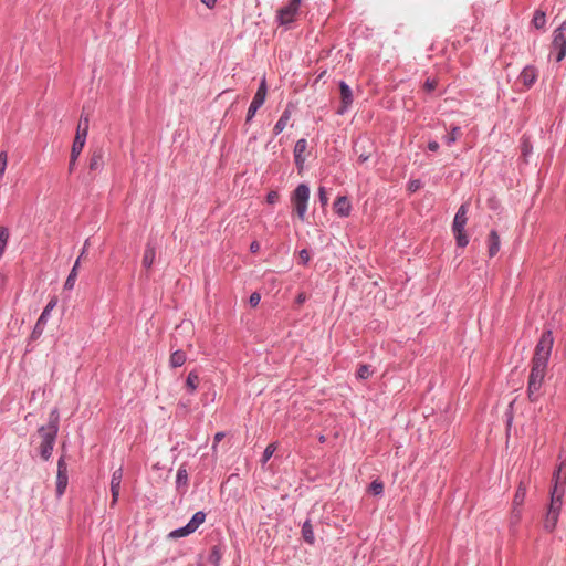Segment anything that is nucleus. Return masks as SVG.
I'll return each mask as SVG.
<instances>
[{
	"label": "nucleus",
	"mask_w": 566,
	"mask_h": 566,
	"mask_svg": "<svg viewBox=\"0 0 566 566\" xmlns=\"http://www.w3.org/2000/svg\"><path fill=\"white\" fill-rule=\"evenodd\" d=\"M60 427V413L57 408H53L49 416V421L45 426H41L38 432L42 439L40 444V455L44 461H48L53 452Z\"/></svg>",
	"instance_id": "obj_1"
},
{
	"label": "nucleus",
	"mask_w": 566,
	"mask_h": 566,
	"mask_svg": "<svg viewBox=\"0 0 566 566\" xmlns=\"http://www.w3.org/2000/svg\"><path fill=\"white\" fill-rule=\"evenodd\" d=\"M564 495L565 492L558 491L556 488L554 490H549V503L543 522V527L548 533H552L556 528L563 506Z\"/></svg>",
	"instance_id": "obj_2"
},
{
	"label": "nucleus",
	"mask_w": 566,
	"mask_h": 566,
	"mask_svg": "<svg viewBox=\"0 0 566 566\" xmlns=\"http://www.w3.org/2000/svg\"><path fill=\"white\" fill-rule=\"evenodd\" d=\"M554 338L551 329L545 331L538 339L535 353L532 358V366L542 367L547 369L549 361Z\"/></svg>",
	"instance_id": "obj_3"
},
{
	"label": "nucleus",
	"mask_w": 566,
	"mask_h": 566,
	"mask_svg": "<svg viewBox=\"0 0 566 566\" xmlns=\"http://www.w3.org/2000/svg\"><path fill=\"white\" fill-rule=\"evenodd\" d=\"M468 207L467 205H461L454 216L452 222V233L455 239V243L458 248H465L469 244V238L465 233V224L468 222Z\"/></svg>",
	"instance_id": "obj_4"
},
{
	"label": "nucleus",
	"mask_w": 566,
	"mask_h": 566,
	"mask_svg": "<svg viewBox=\"0 0 566 566\" xmlns=\"http://www.w3.org/2000/svg\"><path fill=\"white\" fill-rule=\"evenodd\" d=\"M310 200V187L306 184H300L291 195V202L301 221L305 220Z\"/></svg>",
	"instance_id": "obj_5"
},
{
	"label": "nucleus",
	"mask_w": 566,
	"mask_h": 566,
	"mask_svg": "<svg viewBox=\"0 0 566 566\" xmlns=\"http://www.w3.org/2000/svg\"><path fill=\"white\" fill-rule=\"evenodd\" d=\"M546 369L531 365V371L527 384V396L532 402H535L539 398V391L544 382Z\"/></svg>",
	"instance_id": "obj_6"
},
{
	"label": "nucleus",
	"mask_w": 566,
	"mask_h": 566,
	"mask_svg": "<svg viewBox=\"0 0 566 566\" xmlns=\"http://www.w3.org/2000/svg\"><path fill=\"white\" fill-rule=\"evenodd\" d=\"M353 151L357 156L358 163L363 165L376 155L377 148L370 138L358 137L354 142Z\"/></svg>",
	"instance_id": "obj_7"
},
{
	"label": "nucleus",
	"mask_w": 566,
	"mask_h": 566,
	"mask_svg": "<svg viewBox=\"0 0 566 566\" xmlns=\"http://www.w3.org/2000/svg\"><path fill=\"white\" fill-rule=\"evenodd\" d=\"M551 54L556 62H562L566 56V20L553 32Z\"/></svg>",
	"instance_id": "obj_8"
},
{
	"label": "nucleus",
	"mask_w": 566,
	"mask_h": 566,
	"mask_svg": "<svg viewBox=\"0 0 566 566\" xmlns=\"http://www.w3.org/2000/svg\"><path fill=\"white\" fill-rule=\"evenodd\" d=\"M302 0H289L287 4L276 11V22L280 25H289L294 22L300 11Z\"/></svg>",
	"instance_id": "obj_9"
},
{
	"label": "nucleus",
	"mask_w": 566,
	"mask_h": 566,
	"mask_svg": "<svg viewBox=\"0 0 566 566\" xmlns=\"http://www.w3.org/2000/svg\"><path fill=\"white\" fill-rule=\"evenodd\" d=\"M88 127H90V119L88 115H85L84 113L81 114L77 128H76V135L72 145V150H74L75 154H81L87 138L88 134Z\"/></svg>",
	"instance_id": "obj_10"
},
{
	"label": "nucleus",
	"mask_w": 566,
	"mask_h": 566,
	"mask_svg": "<svg viewBox=\"0 0 566 566\" xmlns=\"http://www.w3.org/2000/svg\"><path fill=\"white\" fill-rule=\"evenodd\" d=\"M266 93H268L266 81H265V78H262V81L253 96V99L248 108V113H247V117H245L247 124H249L253 119L256 112L264 104L265 98H266Z\"/></svg>",
	"instance_id": "obj_11"
},
{
	"label": "nucleus",
	"mask_w": 566,
	"mask_h": 566,
	"mask_svg": "<svg viewBox=\"0 0 566 566\" xmlns=\"http://www.w3.org/2000/svg\"><path fill=\"white\" fill-rule=\"evenodd\" d=\"M566 492V459L562 460L553 471L549 490Z\"/></svg>",
	"instance_id": "obj_12"
},
{
	"label": "nucleus",
	"mask_w": 566,
	"mask_h": 566,
	"mask_svg": "<svg viewBox=\"0 0 566 566\" xmlns=\"http://www.w3.org/2000/svg\"><path fill=\"white\" fill-rule=\"evenodd\" d=\"M69 476H67V464L65 462L64 457H60L57 460V473H56V496L61 497L67 486Z\"/></svg>",
	"instance_id": "obj_13"
},
{
	"label": "nucleus",
	"mask_w": 566,
	"mask_h": 566,
	"mask_svg": "<svg viewBox=\"0 0 566 566\" xmlns=\"http://www.w3.org/2000/svg\"><path fill=\"white\" fill-rule=\"evenodd\" d=\"M338 86L340 93V105L336 113L338 115H344L352 106L354 102V95L350 86L345 81H340Z\"/></svg>",
	"instance_id": "obj_14"
},
{
	"label": "nucleus",
	"mask_w": 566,
	"mask_h": 566,
	"mask_svg": "<svg viewBox=\"0 0 566 566\" xmlns=\"http://www.w3.org/2000/svg\"><path fill=\"white\" fill-rule=\"evenodd\" d=\"M123 475H124L123 467H119L118 469H116L112 474L111 485H109L111 493H112V502H111L112 507L115 506L118 502Z\"/></svg>",
	"instance_id": "obj_15"
},
{
	"label": "nucleus",
	"mask_w": 566,
	"mask_h": 566,
	"mask_svg": "<svg viewBox=\"0 0 566 566\" xmlns=\"http://www.w3.org/2000/svg\"><path fill=\"white\" fill-rule=\"evenodd\" d=\"M538 71L534 65H526L521 74L518 80L523 83L525 88H531L537 81Z\"/></svg>",
	"instance_id": "obj_16"
},
{
	"label": "nucleus",
	"mask_w": 566,
	"mask_h": 566,
	"mask_svg": "<svg viewBox=\"0 0 566 566\" xmlns=\"http://www.w3.org/2000/svg\"><path fill=\"white\" fill-rule=\"evenodd\" d=\"M104 167V154L103 150L97 148L92 151L88 163V169L91 172L101 171Z\"/></svg>",
	"instance_id": "obj_17"
},
{
	"label": "nucleus",
	"mask_w": 566,
	"mask_h": 566,
	"mask_svg": "<svg viewBox=\"0 0 566 566\" xmlns=\"http://www.w3.org/2000/svg\"><path fill=\"white\" fill-rule=\"evenodd\" d=\"M334 210L339 217H348L352 212V205L348 198L339 196L334 202Z\"/></svg>",
	"instance_id": "obj_18"
},
{
	"label": "nucleus",
	"mask_w": 566,
	"mask_h": 566,
	"mask_svg": "<svg viewBox=\"0 0 566 566\" xmlns=\"http://www.w3.org/2000/svg\"><path fill=\"white\" fill-rule=\"evenodd\" d=\"M501 247L500 235L496 230H491L488 237V252L489 256L493 258L497 254Z\"/></svg>",
	"instance_id": "obj_19"
},
{
	"label": "nucleus",
	"mask_w": 566,
	"mask_h": 566,
	"mask_svg": "<svg viewBox=\"0 0 566 566\" xmlns=\"http://www.w3.org/2000/svg\"><path fill=\"white\" fill-rule=\"evenodd\" d=\"M291 115H292V105L289 104L285 107V109L283 111L279 120L274 125L273 133L275 136H277L279 134H281L284 130V128L286 127V125L291 118Z\"/></svg>",
	"instance_id": "obj_20"
},
{
	"label": "nucleus",
	"mask_w": 566,
	"mask_h": 566,
	"mask_svg": "<svg viewBox=\"0 0 566 566\" xmlns=\"http://www.w3.org/2000/svg\"><path fill=\"white\" fill-rule=\"evenodd\" d=\"M156 258V247L153 242H147L144 256H143V266L146 269H150L154 264Z\"/></svg>",
	"instance_id": "obj_21"
},
{
	"label": "nucleus",
	"mask_w": 566,
	"mask_h": 566,
	"mask_svg": "<svg viewBox=\"0 0 566 566\" xmlns=\"http://www.w3.org/2000/svg\"><path fill=\"white\" fill-rule=\"evenodd\" d=\"M187 360V355L184 350L177 349L171 353L169 357V365L172 368L181 367Z\"/></svg>",
	"instance_id": "obj_22"
},
{
	"label": "nucleus",
	"mask_w": 566,
	"mask_h": 566,
	"mask_svg": "<svg viewBox=\"0 0 566 566\" xmlns=\"http://www.w3.org/2000/svg\"><path fill=\"white\" fill-rule=\"evenodd\" d=\"M188 486V471L186 469V464H181L176 474V488L179 490L180 488Z\"/></svg>",
	"instance_id": "obj_23"
},
{
	"label": "nucleus",
	"mask_w": 566,
	"mask_h": 566,
	"mask_svg": "<svg viewBox=\"0 0 566 566\" xmlns=\"http://www.w3.org/2000/svg\"><path fill=\"white\" fill-rule=\"evenodd\" d=\"M57 304V297L56 296H53L49 302L48 304L45 305V307L43 308L40 317L38 318L40 321L41 324H46L49 318H50V315H51V312L54 310V307L56 306Z\"/></svg>",
	"instance_id": "obj_24"
},
{
	"label": "nucleus",
	"mask_w": 566,
	"mask_h": 566,
	"mask_svg": "<svg viewBox=\"0 0 566 566\" xmlns=\"http://www.w3.org/2000/svg\"><path fill=\"white\" fill-rule=\"evenodd\" d=\"M302 536H303V539L308 543V544H314L315 542V536H314V531H313V526L311 524V521L310 520H306L303 525H302Z\"/></svg>",
	"instance_id": "obj_25"
},
{
	"label": "nucleus",
	"mask_w": 566,
	"mask_h": 566,
	"mask_svg": "<svg viewBox=\"0 0 566 566\" xmlns=\"http://www.w3.org/2000/svg\"><path fill=\"white\" fill-rule=\"evenodd\" d=\"M199 385V375L196 370H191L186 378V387L189 394H193Z\"/></svg>",
	"instance_id": "obj_26"
},
{
	"label": "nucleus",
	"mask_w": 566,
	"mask_h": 566,
	"mask_svg": "<svg viewBox=\"0 0 566 566\" xmlns=\"http://www.w3.org/2000/svg\"><path fill=\"white\" fill-rule=\"evenodd\" d=\"M527 489L523 482H520L515 492L513 504L515 507L523 505L526 497Z\"/></svg>",
	"instance_id": "obj_27"
},
{
	"label": "nucleus",
	"mask_w": 566,
	"mask_h": 566,
	"mask_svg": "<svg viewBox=\"0 0 566 566\" xmlns=\"http://www.w3.org/2000/svg\"><path fill=\"white\" fill-rule=\"evenodd\" d=\"M206 520V513L202 511L196 512L188 524L193 531H196Z\"/></svg>",
	"instance_id": "obj_28"
},
{
	"label": "nucleus",
	"mask_w": 566,
	"mask_h": 566,
	"mask_svg": "<svg viewBox=\"0 0 566 566\" xmlns=\"http://www.w3.org/2000/svg\"><path fill=\"white\" fill-rule=\"evenodd\" d=\"M533 25L536 29H543L546 24V14L541 10H536L532 20Z\"/></svg>",
	"instance_id": "obj_29"
},
{
	"label": "nucleus",
	"mask_w": 566,
	"mask_h": 566,
	"mask_svg": "<svg viewBox=\"0 0 566 566\" xmlns=\"http://www.w3.org/2000/svg\"><path fill=\"white\" fill-rule=\"evenodd\" d=\"M195 531L191 528V526L187 523L185 526L174 530L170 533V537L178 538V537H185L193 533Z\"/></svg>",
	"instance_id": "obj_30"
},
{
	"label": "nucleus",
	"mask_w": 566,
	"mask_h": 566,
	"mask_svg": "<svg viewBox=\"0 0 566 566\" xmlns=\"http://www.w3.org/2000/svg\"><path fill=\"white\" fill-rule=\"evenodd\" d=\"M460 135H461V128L459 126H454V127H452L450 133L444 137V143L448 146H451L458 140Z\"/></svg>",
	"instance_id": "obj_31"
},
{
	"label": "nucleus",
	"mask_w": 566,
	"mask_h": 566,
	"mask_svg": "<svg viewBox=\"0 0 566 566\" xmlns=\"http://www.w3.org/2000/svg\"><path fill=\"white\" fill-rule=\"evenodd\" d=\"M368 491L371 494L376 495V496L381 495L384 493V483H382V481H380L379 479L374 480L369 484Z\"/></svg>",
	"instance_id": "obj_32"
},
{
	"label": "nucleus",
	"mask_w": 566,
	"mask_h": 566,
	"mask_svg": "<svg viewBox=\"0 0 566 566\" xmlns=\"http://www.w3.org/2000/svg\"><path fill=\"white\" fill-rule=\"evenodd\" d=\"M371 375L370 366L366 364H361L358 366V369L356 371V377L358 379L365 380L369 378Z\"/></svg>",
	"instance_id": "obj_33"
},
{
	"label": "nucleus",
	"mask_w": 566,
	"mask_h": 566,
	"mask_svg": "<svg viewBox=\"0 0 566 566\" xmlns=\"http://www.w3.org/2000/svg\"><path fill=\"white\" fill-rule=\"evenodd\" d=\"M307 148V142L305 138H301L295 143L294 155L303 156Z\"/></svg>",
	"instance_id": "obj_34"
},
{
	"label": "nucleus",
	"mask_w": 566,
	"mask_h": 566,
	"mask_svg": "<svg viewBox=\"0 0 566 566\" xmlns=\"http://www.w3.org/2000/svg\"><path fill=\"white\" fill-rule=\"evenodd\" d=\"M76 277H77V273L75 272V269H72L66 277L65 283H64V289L72 290L75 285Z\"/></svg>",
	"instance_id": "obj_35"
},
{
	"label": "nucleus",
	"mask_w": 566,
	"mask_h": 566,
	"mask_svg": "<svg viewBox=\"0 0 566 566\" xmlns=\"http://www.w3.org/2000/svg\"><path fill=\"white\" fill-rule=\"evenodd\" d=\"M220 559H221L220 548L218 546H213L209 554V562L217 566L219 564Z\"/></svg>",
	"instance_id": "obj_36"
},
{
	"label": "nucleus",
	"mask_w": 566,
	"mask_h": 566,
	"mask_svg": "<svg viewBox=\"0 0 566 566\" xmlns=\"http://www.w3.org/2000/svg\"><path fill=\"white\" fill-rule=\"evenodd\" d=\"M423 186L420 179H411L407 185V189L409 192L413 193L418 191Z\"/></svg>",
	"instance_id": "obj_37"
},
{
	"label": "nucleus",
	"mask_w": 566,
	"mask_h": 566,
	"mask_svg": "<svg viewBox=\"0 0 566 566\" xmlns=\"http://www.w3.org/2000/svg\"><path fill=\"white\" fill-rule=\"evenodd\" d=\"M45 326L46 324H41L40 321L38 319L32 331L31 337L33 339H38L43 334Z\"/></svg>",
	"instance_id": "obj_38"
},
{
	"label": "nucleus",
	"mask_w": 566,
	"mask_h": 566,
	"mask_svg": "<svg viewBox=\"0 0 566 566\" xmlns=\"http://www.w3.org/2000/svg\"><path fill=\"white\" fill-rule=\"evenodd\" d=\"M8 164V154L6 150L0 151V179L3 177Z\"/></svg>",
	"instance_id": "obj_39"
},
{
	"label": "nucleus",
	"mask_w": 566,
	"mask_h": 566,
	"mask_svg": "<svg viewBox=\"0 0 566 566\" xmlns=\"http://www.w3.org/2000/svg\"><path fill=\"white\" fill-rule=\"evenodd\" d=\"M438 83L436 80L433 78H427L424 84H423V90L428 93H431L436 90Z\"/></svg>",
	"instance_id": "obj_40"
},
{
	"label": "nucleus",
	"mask_w": 566,
	"mask_h": 566,
	"mask_svg": "<svg viewBox=\"0 0 566 566\" xmlns=\"http://www.w3.org/2000/svg\"><path fill=\"white\" fill-rule=\"evenodd\" d=\"M318 200L323 207L328 203V196L324 187L318 188Z\"/></svg>",
	"instance_id": "obj_41"
},
{
	"label": "nucleus",
	"mask_w": 566,
	"mask_h": 566,
	"mask_svg": "<svg viewBox=\"0 0 566 566\" xmlns=\"http://www.w3.org/2000/svg\"><path fill=\"white\" fill-rule=\"evenodd\" d=\"M279 198H280L279 192L275 190H271L266 195V202L269 205H274L275 202H277Z\"/></svg>",
	"instance_id": "obj_42"
},
{
	"label": "nucleus",
	"mask_w": 566,
	"mask_h": 566,
	"mask_svg": "<svg viewBox=\"0 0 566 566\" xmlns=\"http://www.w3.org/2000/svg\"><path fill=\"white\" fill-rule=\"evenodd\" d=\"M298 258H300V262L303 264V265H307V263L310 262V252L306 250V249H303L300 251L298 253Z\"/></svg>",
	"instance_id": "obj_43"
},
{
	"label": "nucleus",
	"mask_w": 566,
	"mask_h": 566,
	"mask_svg": "<svg viewBox=\"0 0 566 566\" xmlns=\"http://www.w3.org/2000/svg\"><path fill=\"white\" fill-rule=\"evenodd\" d=\"M81 154H75L74 150H71V158L69 163V172H72L75 168L76 160Z\"/></svg>",
	"instance_id": "obj_44"
},
{
	"label": "nucleus",
	"mask_w": 566,
	"mask_h": 566,
	"mask_svg": "<svg viewBox=\"0 0 566 566\" xmlns=\"http://www.w3.org/2000/svg\"><path fill=\"white\" fill-rule=\"evenodd\" d=\"M261 295L258 292H253L250 295L249 303L252 307H255L260 304Z\"/></svg>",
	"instance_id": "obj_45"
},
{
	"label": "nucleus",
	"mask_w": 566,
	"mask_h": 566,
	"mask_svg": "<svg viewBox=\"0 0 566 566\" xmlns=\"http://www.w3.org/2000/svg\"><path fill=\"white\" fill-rule=\"evenodd\" d=\"M274 451L275 447L273 444H269L263 452V461L266 462L272 457Z\"/></svg>",
	"instance_id": "obj_46"
},
{
	"label": "nucleus",
	"mask_w": 566,
	"mask_h": 566,
	"mask_svg": "<svg viewBox=\"0 0 566 566\" xmlns=\"http://www.w3.org/2000/svg\"><path fill=\"white\" fill-rule=\"evenodd\" d=\"M294 161L298 170H302L304 167L305 158L304 156L294 155Z\"/></svg>",
	"instance_id": "obj_47"
},
{
	"label": "nucleus",
	"mask_w": 566,
	"mask_h": 566,
	"mask_svg": "<svg viewBox=\"0 0 566 566\" xmlns=\"http://www.w3.org/2000/svg\"><path fill=\"white\" fill-rule=\"evenodd\" d=\"M224 432L219 431L213 437V444L212 448L216 449L217 444L224 438Z\"/></svg>",
	"instance_id": "obj_48"
},
{
	"label": "nucleus",
	"mask_w": 566,
	"mask_h": 566,
	"mask_svg": "<svg viewBox=\"0 0 566 566\" xmlns=\"http://www.w3.org/2000/svg\"><path fill=\"white\" fill-rule=\"evenodd\" d=\"M439 148H440V145H439V143H438L437 140H430V142L428 143V149H429L430 151L436 153Z\"/></svg>",
	"instance_id": "obj_49"
},
{
	"label": "nucleus",
	"mask_w": 566,
	"mask_h": 566,
	"mask_svg": "<svg viewBox=\"0 0 566 566\" xmlns=\"http://www.w3.org/2000/svg\"><path fill=\"white\" fill-rule=\"evenodd\" d=\"M306 294L305 293H300L296 298H295V302L297 305H301L303 304L305 301H306Z\"/></svg>",
	"instance_id": "obj_50"
},
{
	"label": "nucleus",
	"mask_w": 566,
	"mask_h": 566,
	"mask_svg": "<svg viewBox=\"0 0 566 566\" xmlns=\"http://www.w3.org/2000/svg\"><path fill=\"white\" fill-rule=\"evenodd\" d=\"M260 250V243L258 241H252L250 244V251L252 253H256Z\"/></svg>",
	"instance_id": "obj_51"
},
{
	"label": "nucleus",
	"mask_w": 566,
	"mask_h": 566,
	"mask_svg": "<svg viewBox=\"0 0 566 566\" xmlns=\"http://www.w3.org/2000/svg\"><path fill=\"white\" fill-rule=\"evenodd\" d=\"M201 2L209 9L216 7L217 0H201Z\"/></svg>",
	"instance_id": "obj_52"
},
{
	"label": "nucleus",
	"mask_w": 566,
	"mask_h": 566,
	"mask_svg": "<svg viewBox=\"0 0 566 566\" xmlns=\"http://www.w3.org/2000/svg\"><path fill=\"white\" fill-rule=\"evenodd\" d=\"M530 150H531V147H530L526 143H524V144H523V147H522V153H523V155H524V156H527V155H528V153H530Z\"/></svg>",
	"instance_id": "obj_53"
},
{
	"label": "nucleus",
	"mask_w": 566,
	"mask_h": 566,
	"mask_svg": "<svg viewBox=\"0 0 566 566\" xmlns=\"http://www.w3.org/2000/svg\"><path fill=\"white\" fill-rule=\"evenodd\" d=\"M87 244H88V240H86V241H85L84 247H83V249H82V251H81V254H80L81 259H82V258H83V255L86 253V247H87Z\"/></svg>",
	"instance_id": "obj_54"
},
{
	"label": "nucleus",
	"mask_w": 566,
	"mask_h": 566,
	"mask_svg": "<svg viewBox=\"0 0 566 566\" xmlns=\"http://www.w3.org/2000/svg\"><path fill=\"white\" fill-rule=\"evenodd\" d=\"M81 256L77 258L72 269H75V272L77 273V269L80 266Z\"/></svg>",
	"instance_id": "obj_55"
},
{
	"label": "nucleus",
	"mask_w": 566,
	"mask_h": 566,
	"mask_svg": "<svg viewBox=\"0 0 566 566\" xmlns=\"http://www.w3.org/2000/svg\"><path fill=\"white\" fill-rule=\"evenodd\" d=\"M319 440H321V441H324V440H325L324 436H321V437H319Z\"/></svg>",
	"instance_id": "obj_56"
}]
</instances>
